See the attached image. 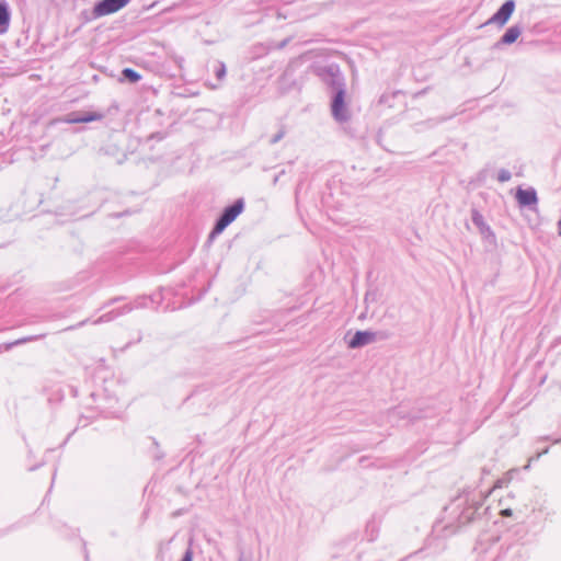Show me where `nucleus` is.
Returning a JSON list of instances; mask_svg holds the SVG:
<instances>
[{"label":"nucleus","mask_w":561,"mask_h":561,"mask_svg":"<svg viewBox=\"0 0 561 561\" xmlns=\"http://www.w3.org/2000/svg\"><path fill=\"white\" fill-rule=\"evenodd\" d=\"M511 179V173L507 170H501L497 174V180L500 182H506Z\"/></svg>","instance_id":"obj_13"},{"label":"nucleus","mask_w":561,"mask_h":561,"mask_svg":"<svg viewBox=\"0 0 561 561\" xmlns=\"http://www.w3.org/2000/svg\"><path fill=\"white\" fill-rule=\"evenodd\" d=\"M123 75L131 82H137L140 79L139 73L129 68L124 69Z\"/></svg>","instance_id":"obj_11"},{"label":"nucleus","mask_w":561,"mask_h":561,"mask_svg":"<svg viewBox=\"0 0 561 561\" xmlns=\"http://www.w3.org/2000/svg\"><path fill=\"white\" fill-rule=\"evenodd\" d=\"M519 35H520V31L518 27H516V26L510 27L505 32V34L502 36L501 43L505 44V45L513 44L518 38Z\"/></svg>","instance_id":"obj_9"},{"label":"nucleus","mask_w":561,"mask_h":561,"mask_svg":"<svg viewBox=\"0 0 561 561\" xmlns=\"http://www.w3.org/2000/svg\"><path fill=\"white\" fill-rule=\"evenodd\" d=\"M516 198L522 207L525 206L526 205V191H524L522 187H519L516 192Z\"/></svg>","instance_id":"obj_12"},{"label":"nucleus","mask_w":561,"mask_h":561,"mask_svg":"<svg viewBox=\"0 0 561 561\" xmlns=\"http://www.w3.org/2000/svg\"><path fill=\"white\" fill-rule=\"evenodd\" d=\"M331 112L334 119L339 123L347 122L351 118V111L343 89H339L333 96Z\"/></svg>","instance_id":"obj_1"},{"label":"nucleus","mask_w":561,"mask_h":561,"mask_svg":"<svg viewBox=\"0 0 561 561\" xmlns=\"http://www.w3.org/2000/svg\"><path fill=\"white\" fill-rule=\"evenodd\" d=\"M473 225L478 228L482 238L491 244L495 243V234L493 233L490 226L485 222L483 216L478 211L473 210L471 214Z\"/></svg>","instance_id":"obj_5"},{"label":"nucleus","mask_w":561,"mask_h":561,"mask_svg":"<svg viewBox=\"0 0 561 561\" xmlns=\"http://www.w3.org/2000/svg\"><path fill=\"white\" fill-rule=\"evenodd\" d=\"M102 117H103L102 114H99V113H85V114L71 113L65 117L64 122L69 123V124L90 123L93 121H99Z\"/></svg>","instance_id":"obj_7"},{"label":"nucleus","mask_w":561,"mask_h":561,"mask_svg":"<svg viewBox=\"0 0 561 561\" xmlns=\"http://www.w3.org/2000/svg\"><path fill=\"white\" fill-rule=\"evenodd\" d=\"M10 23V12L8 4L4 2L0 3V34H3L8 31Z\"/></svg>","instance_id":"obj_8"},{"label":"nucleus","mask_w":561,"mask_h":561,"mask_svg":"<svg viewBox=\"0 0 561 561\" xmlns=\"http://www.w3.org/2000/svg\"><path fill=\"white\" fill-rule=\"evenodd\" d=\"M182 561H193L192 552L190 550L186 551Z\"/></svg>","instance_id":"obj_16"},{"label":"nucleus","mask_w":561,"mask_h":561,"mask_svg":"<svg viewBox=\"0 0 561 561\" xmlns=\"http://www.w3.org/2000/svg\"><path fill=\"white\" fill-rule=\"evenodd\" d=\"M130 0H100L94 4V16L114 14L125 8Z\"/></svg>","instance_id":"obj_3"},{"label":"nucleus","mask_w":561,"mask_h":561,"mask_svg":"<svg viewBox=\"0 0 561 561\" xmlns=\"http://www.w3.org/2000/svg\"><path fill=\"white\" fill-rule=\"evenodd\" d=\"M537 202L535 192L528 191V206Z\"/></svg>","instance_id":"obj_14"},{"label":"nucleus","mask_w":561,"mask_h":561,"mask_svg":"<svg viewBox=\"0 0 561 561\" xmlns=\"http://www.w3.org/2000/svg\"><path fill=\"white\" fill-rule=\"evenodd\" d=\"M225 75H226V68H225V66H224V65H221V66H220V68H219V70L217 71V77H218L219 79H222Z\"/></svg>","instance_id":"obj_15"},{"label":"nucleus","mask_w":561,"mask_h":561,"mask_svg":"<svg viewBox=\"0 0 561 561\" xmlns=\"http://www.w3.org/2000/svg\"><path fill=\"white\" fill-rule=\"evenodd\" d=\"M515 10V3L513 0H507L496 13H494L485 24H494L499 26H503L512 16Z\"/></svg>","instance_id":"obj_4"},{"label":"nucleus","mask_w":561,"mask_h":561,"mask_svg":"<svg viewBox=\"0 0 561 561\" xmlns=\"http://www.w3.org/2000/svg\"><path fill=\"white\" fill-rule=\"evenodd\" d=\"M375 341V333L369 331H357L348 341L351 348H358L368 345Z\"/></svg>","instance_id":"obj_6"},{"label":"nucleus","mask_w":561,"mask_h":561,"mask_svg":"<svg viewBox=\"0 0 561 561\" xmlns=\"http://www.w3.org/2000/svg\"><path fill=\"white\" fill-rule=\"evenodd\" d=\"M101 16H94V8L91 11L84 10L80 13V19L83 23H90Z\"/></svg>","instance_id":"obj_10"},{"label":"nucleus","mask_w":561,"mask_h":561,"mask_svg":"<svg viewBox=\"0 0 561 561\" xmlns=\"http://www.w3.org/2000/svg\"><path fill=\"white\" fill-rule=\"evenodd\" d=\"M243 210V202L240 199L236 202L232 206L228 207L220 219L217 221L214 230L210 233V238L221 233L227 226H229Z\"/></svg>","instance_id":"obj_2"},{"label":"nucleus","mask_w":561,"mask_h":561,"mask_svg":"<svg viewBox=\"0 0 561 561\" xmlns=\"http://www.w3.org/2000/svg\"><path fill=\"white\" fill-rule=\"evenodd\" d=\"M501 514H502L503 516H510V515H511V510H508V508H506V510H502V511H501Z\"/></svg>","instance_id":"obj_17"}]
</instances>
